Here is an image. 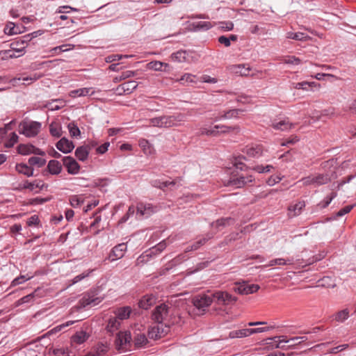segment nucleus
I'll list each match as a JSON object with an SVG mask.
<instances>
[{
  "mask_svg": "<svg viewBox=\"0 0 356 356\" xmlns=\"http://www.w3.org/2000/svg\"><path fill=\"white\" fill-rule=\"evenodd\" d=\"M245 159V158L243 156L234 158L233 161L234 169L231 170L229 177L225 182L227 186L242 188L248 183L253 181V176L244 172L248 168L247 165L243 162V160Z\"/></svg>",
  "mask_w": 356,
  "mask_h": 356,
  "instance_id": "1",
  "label": "nucleus"
},
{
  "mask_svg": "<svg viewBox=\"0 0 356 356\" xmlns=\"http://www.w3.org/2000/svg\"><path fill=\"white\" fill-rule=\"evenodd\" d=\"M185 119L186 115L184 113H178L172 115H163L153 118L149 120V122L154 127L169 128L179 125Z\"/></svg>",
  "mask_w": 356,
  "mask_h": 356,
  "instance_id": "2",
  "label": "nucleus"
},
{
  "mask_svg": "<svg viewBox=\"0 0 356 356\" xmlns=\"http://www.w3.org/2000/svg\"><path fill=\"white\" fill-rule=\"evenodd\" d=\"M42 124L36 121L23 122L20 124L21 133L26 137H34L40 131Z\"/></svg>",
  "mask_w": 356,
  "mask_h": 356,
  "instance_id": "3",
  "label": "nucleus"
},
{
  "mask_svg": "<svg viewBox=\"0 0 356 356\" xmlns=\"http://www.w3.org/2000/svg\"><path fill=\"white\" fill-rule=\"evenodd\" d=\"M213 300L212 294H199L193 298V303L195 308L200 312H204L205 309L211 305Z\"/></svg>",
  "mask_w": 356,
  "mask_h": 356,
  "instance_id": "4",
  "label": "nucleus"
},
{
  "mask_svg": "<svg viewBox=\"0 0 356 356\" xmlns=\"http://www.w3.org/2000/svg\"><path fill=\"white\" fill-rule=\"evenodd\" d=\"M170 309V307L164 303L156 306L152 312V320L157 323L165 321L169 316Z\"/></svg>",
  "mask_w": 356,
  "mask_h": 356,
  "instance_id": "5",
  "label": "nucleus"
},
{
  "mask_svg": "<svg viewBox=\"0 0 356 356\" xmlns=\"http://www.w3.org/2000/svg\"><path fill=\"white\" fill-rule=\"evenodd\" d=\"M102 300V298L97 296L95 291H90L83 294L79 300V304L82 307H93Z\"/></svg>",
  "mask_w": 356,
  "mask_h": 356,
  "instance_id": "6",
  "label": "nucleus"
},
{
  "mask_svg": "<svg viewBox=\"0 0 356 356\" xmlns=\"http://www.w3.org/2000/svg\"><path fill=\"white\" fill-rule=\"evenodd\" d=\"M212 296L218 305H227L234 303L237 300L236 297L232 296L229 293L220 291L212 293Z\"/></svg>",
  "mask_w": 356,
  "mask_h": 356,
  "instance_id": "7",
  "label": "nucleus"
},
{
  "mask_svg": "<svg viewBox=\"0 0 356 356\" xmlns=\"http://www.w3.org/2000/svg\"><path fill=\"white\" fill-rule=\"evenodd\" d=\"M270 126L275 130L286 131H289L294 127L288 118L273 119L270 120Z\"/></svg>",
  "mask_w": 356,
  "mask_h": 356,
  "instance_id": "8",
  "label": "nucleus"
},
{
  "mask_svg": "<svg viewBox=\"0 0 356 356\" xmlns=\"http://www.w3.org/2000/svg\"><path fill=\"white\" fill-rule=\"evenodd\" d=\"M127 250V246L126 243H122L118 244L112 248L106 259L111 262L120 259L124 257Z\"/></svg>",
  "mask_w": 356,
  "mask_h": 356,
  "instance_id": "9",
  "label": "nucleus"
},
{
  "mask_svg": "<svg viewBox=\"0 0 356 356\" xmlns=\"http://www.w3.org/2000/svg\"><path fill=\"white\" fill-rule=\"evenodd\" d=\"M62 161L67 171L70 175H76L80 170V165L76 161L72 156H63Z\"/></svg>",
  "mask_w": 356,
  "mask_h": 356,
  "instance_id": "10",
  "label": "nucleus"
},
{
  "mask_svg": "<svg viewBox=\"0 0 356 356\" xmlns=\"http://www.w3.org/2000/svg\"><path fill=\"white\" fill-rule=\"evenodd\" d=\"M131 340L130 332H119L115 339V346L118 350L124 348L127 344H129Z\"/></svg>",
  "mask_w": 356,
  "mask_h": 356,
  "instance_id": "11",
  "label": "nucleus"
},
{
  "mask_svg": "<svg viewBox=\"0 0 356 356\" xmlns=\"http://www.w3.org/2000/svg\"><path fill=\"white\" fill-rule=\"evenodd\" d=\"M56 148L64 154L71 152L74 148V145L72 141L69 140L66 138L63 137L60 138L56 144Z\"/></svg>",
  "mask_w": 356,
  "mask_h": 356,
  "instance_id": "12",
  "label": "nucleus"
},
{
  "mask_svg": "<svg viewBox=\"0 0 356 356\" xmlns=\"http://www.w3.org/2000/svg\"><path fill=\"white\" fill-rule=\"evenodd\" d=\"M26 28L22 24H15L13 22H9L4 27V33L6 35H13L23 33Z\"/></svg>",
  "mask_w": 356,
  "mask_h": 356,
  "instance_id": "13",
  "label": "nucleus"
},
{
  "mask_svg": "<svg viewBox=\"0 0 356 356\" xmlns=\"http://www.w3.org/2000/svg\"><path fill=\"white\" fill-rule=\"evenodd\" d=\"M45 184H44L43 181L36 179L31 182L29 181L28 180L24 181L22 185L21 186V188L23 189H29V191H33L35 188L42 190Z\"/></svg>",
  "mask_w": 356,
  "mask_h": 356,
  "instance_id": "14",
  "label": "nucleus"
},
{
  "mask_svg": "<svg viewBox=\"0 0 356 356\" xmlns=\"http://www.w3.org/2000/svg\"><path fill=\"white\" fill-rule=\"evenodd\" d=\"M137 214H140L141 216H149L154 212L153 206L151 204H145L140 202L137 204Z\"/></svg>",
  "mask_w": 356,
  "mask_h": 356,
  "instance_id": "15",
  "label": "nucleus"
},
{
  "mask_svg": "<svg viewBox=\"0 0 356 356\" xmlns=\"http://www.w3.org/2000/svg\"><path fill=\"white\" fill-rule=\"evenodd\" d=\"M250 158H259L263 155V149L261 146H247L244 151Z\"/></svg>",
  "mask_w": 356,
  "mask_h": 356,
  "instance_id": "16",
  "label": "nucleus"
},
{
  "mask_svg": "<svg viewBox=\"0 0 356 356\" xmlns=\"http://www.w3.org/2000/svg\"><path fill=\"white\" fill-rule=\"evenodd\" d=\"M234 222L235 220L234 218L231 217H225L218 219L215 222H212L211 223V226L220 229L222 227H225L227 226L233 225Z\"/></svg>",
  "mask_w": 356,
  "mask_h": 356,
  "instance_id": "17",
  "label": "nucleus"
},
{
  "mask_svg": "<svg viewBox=\"0 0 356 356\" xmlns=\"http://www.w3.org/2000/svg\"><path fill=\"white\" fill-rule=\"evenodd\" d=\"M178 179H179V178H177L171 181H162L160 179H154V180H152L150 184L153 187L165 191V188L167 187L174 186L177 184Z\"/></svg>",
  "mask_w": 356,
  "mask_h": 356,
  "instance_id": "18",
  "label": "nucleus"
},
{
  "mask_svg": "<svg viewBox=\"0 0 356 356\" xmlns=\"http://www.w3.org/2000/svg\"><path fill=\"white\" fill-rule=\"evenodd\" d=\"M48 172L52 175H57L62 171V165L57 160H50L47 166Z\"/></svg>",
  "mask_w": 356,
  "mask_h": 356,
  "instance_id": "19",
  "label": "nucleus"
},
{
  "mask_svg": "<svg viewBox=\"0 0 356 356\" xmlns=\"http://www.w3.org/2000/svg\"><path fill=\"white\" fill-rule=\"evenodd\" d=\"M156 302V298L153 295L144 296L138 302L140 308L148 309Z\"/></svg>",
  "mask_w": 356,
  "mask_h": 356,
  "instance_id": "20",
  "label": "nucleus"
},
{
  "mask_svg": "<svg viewBox=\"0 0 356 356\" xmlns=\"http://www.w3.org/2000/svg\"><path fill=\"white\" fill-rule=\"evenodd\" d=\"M90 147L88 146H80L75 150L76 157L81 161H85L89 154Z\"/></svg>",
  "mask_w": 356,
  "mask_h": 356,
  "instance_id": "21",
  "label": "nucleus"
},
{
  "mask_svg": "<svg viewBox=\"0 0 356 356\" xmlns=\"http://www.w3.org/2000/svg\"><path fill=\"white\" fill-rule=\"evenodd\" d=\"M94 94V91L91 88H82L76 90H72L70 92V96L72 97H85L88 95H92Z\"/></svg>",
  "mask_w": 356,
  "mask_h": 356,
  "instance_id": "22",
  "label": "nucleus"
},
{
  "mask_svg": "<svg viewBox=\"0 0 356 356\" xmlns=\"http://www.w3.org/2000/svg\"><path fill=\"white\" fill-rule=\"evenodd\" d=\"M15 169L19 173L24 175L28 177L33 176L34 169L25 163H17L15 165Z\"/></svg>",
  "mask_w": 356,
  "mask_h": 356,
  "instance_id": "23",
  "label": "nucleus"
},
{
  "mask_svg": "<svg viewBox=\"0 0 356 356\" xmlns=\"http://www.w3.org/2000/svg\"><path fill=\"white\" fill-rule=\"evenodd\" d=\"M191 29L194 31H207L212 27L211 22L199 21L191 24Z\"/></svg>",
  "mask_w": 356,
  "mask_h": 356,
  "instance_id": "24",
  "label": "nucleus"
},
{
  "mask_svg": "<svg viewBox=\"0 0 356 356\" xmlns=\"http://www.w3.org/2000/svg\"><path fill=\"white\" fill-rule=\"evenodd\" d=\"M131 312L130 307H120L115 311V317L119 320H125L129 318Z\"/></svg>",
  "mask_w": 356,
  "mask_h": 356,
  "instance_id": "25",
  "label": "nucleus"
},
{
  "mask_svg": "<svg viewBox=\"0 0 356 356\" xmlns=\"http://www.w3.org/2000/svg\"><path fill=\"white\" fill-rule=\"evenodd\" d=\"M252 335L250 328L233 330L229 332V337L230 339L243 338Z\"/></svg>",
  "mask_w": 356,
  "mask_h": 356,
  "instance_id": "26",
  "label": "nucleus"
},
{
  "mask_svg": "<svg viewBox=\"0 0 356 356\" xmlns=\"http://www.w3.org/2000/svg\"><path fill=\"white\" fill-rule=\"evenodd\" d=\"M134 341L137 348H143L148 343L146 335L143 333H138L134 336Z\"/></svg>",
  "mask_w": 356,
  "mask_h": 356,
  "instance_id": "27",
  "label": "nucleus"
},
{
  "mask_svg": "<svg viewBox=\"0 0 356 356\" xmlns=\"http://www.w3.org/2000/svg\"><path fill=\"white\" fill-rule=\"evenodd\" d=\"M293 85L294 88L298 90L301 89L303 90H309V88H312L313 87L316 86H318V88L320 87V84L314 81H302L293 83Z\"/></svg>",
  "mask_w": 356,
  "mask_h": 356,
  "instance_id": "28",
  "label": "nucleus"
},
{
  "mask_svg": "<svg viewBox=\"0 0 356 356\" xmlns=\"http://www.w3.org/2000/svg\"><path fill=\"white\" fill-rule=\"evenodd\" d=\"M314 177V186H318L325 184L331 181V177L328 173L318 174Z\"/></svg>",
  "mask_w": 356,
  "mask_h": 356,
  "instance_id": "29",
  "label": "nucleus"
},
{
  "mask_svg": "<svg viewBox=\"0 0 356 356\" xmlns=\"http://www.w3.org/2000/svg\"><path fill=\"white\" fill-rule=\"evenodd\" d=\"M286 38L297 41H307L310 38V37L308 35L302 32H288L286 33Z\"/></svg>",
  "mask_w": 356,
  "mask_h": 356,
  "instance_id": "30",
  "label": "nucleus"
},
{
  "mask_svg": "<svg viewBox=\"0 0 356 356\" xmlns=\"http://www.w3.org/2000/svg\"><path fill=\"white\" fill-rule=\"evenodd\" d=\"M120 325V320L116 317H111L108 321L106 330L108 332L113 333L118 330Z\"/></svg>",
  "mask_w": 356,
  "mask_h": 356,
  "instance_id": "31",
  "label": "nucleus"
},
{
  "mask_svg": "<svg viewBox=\"0 0 356 356\" xmlns=\"http://www.w3.org/2000/svg\"><path fill=\"white\" fill-rule=\"evenodd\" d=\"M89 337V335L86 331L81 330L76 332L72 337V341L78 344H81L85 342Z\"/></svg>",
  "mask_w": 356,
  "mask_h": 356,
  "instance_id": "32",
  "label": "nucleus"
},
{
  "mask_svg": "<svg viewBox=\"0 0 356 356\" xmlns=\"http://www.w3.org/2000/svg\"><path fill=\"white\" fill-rule=\"evenodd\" d=\"M167 246L166 242L165 240L159 243L155 246L152 247L149 249V252L147 254V256H152V254L156 255L161 253L164 249H165Z\"/></svg>",
  "mask_w": 356,
  "mask_h": 356,
  "instance_id": "33",
  "label": "nucleus"
},
{
  "mask_svg": "<svg viewBox=\"0 0 356 356\" xmlns=\"http://www.w3.org/2000/svg\"><path fill=\"white\" fill-rule=\"evenodd\" d=\"M49 132L51 135L54 137H60L62 135L61 126L57 122H51L49 125Z\"/></svg>",
  "mask_w": 356,
  "mask_h": 356,
  "instance_id": "34",
  "label": "nucleus"
},
{
  "mask_svg": "<svg viewBox=\"0 0 356 356\" xmlns=\"http://www.w3.org/2000/svg\"><path fill=\"white\" fill-rule=\"evenodd\" d=\"M284 336H276L274 337L268 338L266 344L271 345L275 348H284V346L281 345L282 341L280 338H284Z\"/></svg>",
  "mask_w": 356,
  "mask_h": 356,
  "instance_id": "35",
  "label": "nucleus"
},
{
  "mask_svg": "<svg viewBox=\"0 0 356 356\" xmlns=\"http://www.w3.org/2000/svg\"><path fill=\"white\" fill-rule=\"evenodd\" d=\"M188 53L184 50L177 51L171 55V58L173 60L179 63L185 62L187 60L186 56Z\"/></svg>",
  "mask_w": 356,
  "mask_h": 356,
  "instance_id": "36",
  "label": "nucleus"
},
{
  "mask_svg": "<svg viewBox=\"0 0 356 356\" xmlns=\"http://www.w3.org/2000/svg\"><path fill=\"white\" fill-rule=\"evenodd\" d=\"M234 71L236 74H238L241 76H248L250 74V68L249 66L245 65H237L233 67Z\"/></svg>",
  "mask_w": 356,
  "mask_h": 356,
  "instance_id": "37",
  "label": "nucleus"
},
{
  "mask_svg": "<svg viewBox=\"0 0 356 356\" xmlns=\"http://www.w3.org/2000/svg\"><path fill=\"white\" fill-rule=\"evenodd\" d=\"M293 264V259H284L283 258H277L272 259L269 261L268 266H273L276 265H289Z\"/></svg>",
  "mask_w": 356,
  "mask_h": 356,
  "instance_id": "38",
  "label": "nucleus"
},
{
  "mask_svg": "<svg viewBox=\"0 0 356 356\" xmlns=\"http://www.w3.org/2000/svg\"><path fill=\"white\" fill-rule=\"evenodd\" d=\"M28 163L31 166L41 168L45 165L46 159L38 156H31L29 159Z\"/></svg>",
  "mask_w": 356,
  "mask_h": 356,
  "instance_id": "39",
  "label": "nucleus"
},
{
  "mask_svg": "<svg viewBox=\"0 0 356 356\" xmlns=\"http://www.w3.org/2000/svg\"><path fill=\"white\" fill-rule=\"evenodd\" d=\"M33 145L20 144L17 146V152L22 155H29L32 154Z\"/></svg>",
  "mask_w": 356,
  "mask_h": 356,
  "instance_id": "40",
  "label": "nucleus"
},
{
  "mask_svg": "<svg viewBox=\"0 0 356 356\" xmlns=\"http://www.w3.org/2000/svg\"><path fill=\"white\" fill-rule=\"evenodd\" d=\"M40 77V74L35 73L30 76H22V77L15 78L12 80V81L13 83H17V81H30V83H32L39 79Z\"/></svg>",
  "mask_w": 356,
  "mask_h": 356,
  "instance_id": "41",
  "label": "nucleus"
},
{
  "mask_svg": "<svg viewBox=\"0 0 356 356\" xmlns=\"http://www.w3.org/2000/svg\"><path fill=\"white\" fill-rule=\"evenodd\" d=\"M163 66L167 67L168 64L157 60L149 62L147 64L148 69L154 70L155 71H163L162 67Z\"/></svg>",
  "mask_w": 356,
  "mask_h": 356,
  "instance_id": "42",
  "label": "nucleus"
},
{
  "mask_svg": "<svg viewBox=\"0 0 356 356\" xmlns=\"http://www.w3.org/2000/svg\"><path fill=\"white\" fill-rule=\"evenodd\" d=\"M349 317V311L348 309H344L341 311L338 312L335 316L334 319L338 322H343Z\"/></svg>",
  "mask_w": 356,
  "mask_h": 356,
  "instance_id": "43",
  "label": "nucleus"
},
{
  "mask_svg": "<svg viewBox=\"0 0 356 356\" xmlns=\"http://www.w3.org/2000/svg\"><path fill=\"white\" fill-rule=\"evenodd\" d=\"M10 49L15 50L17 53L22 56L25 53L26 45H22L20 42L17 40L10 44Z\"/></svg>",
  "mask_w": 356,
  "mask_h": 356,
  "instance_id": "44",
  "label": "nucleus"
},
{
  "mask_svg": "<svg viewBox=\"0 0 356 356\" xmlns=\"http://www.w3.org/2000/svg\"><path fill=\"white\" fill-rule=\"evenodd\" d=\"M242 112V110L240 109H232L227 112H225L222 116L219 118V120L221 119H231L232 118H236L238 115Z\"/></svg>",
  "mask_w": 356,
  "mask_h": 356,
  "instance_id": "45",
  "label": "nucleus"
},
{
  "mask_svg": "<svg viewBox=\"0 0 356 356\" xmlns=\"http://www.w3.org/2000/svg\"><path fill=\"white\" fill-rule=\"evenodd\" d=\"M67 128L72 137H77L80 136V129L74 122H70L67 125Z\"/></svg>",
  "mask_w": 356,
  "mask_h": 356,
  "instance_id": "46",
  "label": "nucleus"
},
{
  "mask_svg": "<svg viewBox=\"0 0 356 356\" xmlns=\"http://www.w3.org/2000/svg\"><path fill=\"white\" fill-rule=\"evenodd\" d=\"M156 327H157L156 332L159 333L161 337L167 334L170 330V327L166 323H163V322L157 323Z\"/></svg>",
  "mask_w": 356,
  "mask_h": 356,
  "instance_id": "47",
  "label": "nucleus"
},
{
  "mask_svg": "<svg viewBox=\"0 0 356 356\" xmlns=\"http://www.w3.org/2000/svg\"><path fill=\"white\" fill-rule=\"evenodd\" d=\"M124 88H125L126 94L131 93L136 89L138 83L135 81H129L123 83Z\"/></svg>",
  "mask_w": 356,
  "mask_h": 356,
  "instance_id": "48",
  "label": "nucleus"
},
{
  "mask_svg": "<svg viewBox=\"0 0 356 356\" xmlns=\"http://www.w3.org/2000/svg\"><path fill=\"white\" fill-rule=\"evenodd\" d=\"M33 277V276H29L27 275H19V277L15 278L12 282L11 286H15L17 285L21 284L24 282H25L27 280H31Z\"/></svg>",
  "mask_w": 356,
  "mask_h": 356,
  "instance_id": "49",
  "label": "nucleus"
},
{
  "mask_svg": "<svg viewBox=\"0 0 356 356\" xmlns=\"http://www.w3.org/2000/svg\"><path fill=\"white\" fill-rule=\"evenodd\" d=\"M204 245V241L199 239L198 241L193 243L192 245L186 247L185 250V252H188L191 251H194L198 250L201 246Z\"/></svg>",
  "mask_w": 356,
  "mask_h": 356,
  "instance_id": "50",
  "label": "nucleus"
},
{
  "mask_svg": "<svg viewBox=\"0 0 356 356\" xmlns=\"http://www.w3.org/2000/svg\"><path fill=\"white\" fill-rule=\"evenodd\" d=\"M132 56H133L132 55L112 54V55L108 56L106 58V61L107 63H113L115 61L120 60L122 58H130Z\"/></svg>",
  "mask_w": 356,
  "mask_h": 356,
  "instance_id": "51",
  "label": "nucleus"
},
{
  "mask_svg": "<svg viewBox=\"0 0 356 356\" xmlns=\"http://www.w3.org/2000/svg\"><path fill=\"white\" fill-rule=\"evenodd\" d=\"M1 54H3V57L6 58H14L21 56L19 54L17 53L13 49L5 50L3 51L0 52V55Z\"/></svg>",
  "mask_w": 356,
  "mask_h": 356,
  "instance_id": "52",
  "label": "nucleus"
},
{
  "mask_svg": "<svg viewBox=\"0 0 356 356\" xmlns=\"http://www.w3.org/2000/svg\"><path fill=\"white\" fill-rule=\"evenodd\" d=\"M216 128L218 129L219 134H226L232 131L238 130V127H229L226 125H216Z\"/></svg>",
  "mask_w": 356,
  "mask_h": 356,
  "instance_id": "53",
  "label": "nucleus"
},
{
  "mask_svg": "<svg viewBox=\"0 0 356 356\" xmlns=\"http://www.w3.org/2000/svg\"><path fill=\"white\" fill-rule=\"evenodd\" d=\"M337 196L336 193H331L329 195H327L323 201L321 203L322 208H326Z\"/></svg>",
  "mask_w": 356,
  "mask_h": 356,
  "instance_id": "54",
  "label": "nucleus"
},
{
  "mask_svg": "<svg viewBox=\"0 0 356 356\" xmlns=\"http://www.w3.org/2000/svg\"><path fill=\"white\" fill-rule=\"evenodd\" d=\"M108 350V347L107 345L104 343H99L96 347V352L93 353L97 356H100L104 353H106Z\"/></svg>",
  "mask_w": 356,
  "mask_h": 356,
  "instance_id": "55",
  "label": "nucleus"
},
{
  "mask_svg": "<svg viewBox=\"0 0 356 356\" xmlns=\"http://www.w3.org/2000/svg\"><path fill=\"white\" fill-rule=\"evenodd\" d=\"M136 74V72L131 71V70H127V71L123 72L119 77H116L115 80L116 81L124 80L127 78L134 76Z\"/></svg>",
  "mask_w": 356,
  "mask_h": 356,
  "instance_id": "56",
  "label": "nucleus"
},
{
  "mask_svg": "<svg viewBox=\"0 0 356 356\" xmlns=\"http://www.w3.org/2000/svg\"><path fill=\"white\" fill-rule=\"evenodd\" d=\"M59 102V99L52 100L47 104L46 107L51 111H58L63 106L62 105L58 104Z\"/></svg>",
  "mask_w": 356,
  "mask_h": 356,
  "instance_id": "57",
  "label": "nucleus"
},
{
  "mask_svg": "<svg viewBox=\"0 0 356 356\" xmlns=\"http://www.w3.org/2000/svg\"><path fill=\"white\" fill-rule=\"evenodd\" d=\"M135 212V207L134 206H130L128 209L127 212L122 217L120 220V223H124L128 220L130 216H133Z\"/></svg>",
  "mask_w": 356,
  "mask_h": 356,
  "instance_id": "58",
  "label": "nucleus"
},
{
  "mask_svg": "<svg viewBox=\"0 0 356 356\" xmlns=\"http://www.w3.org/2000/svg\"><path fill=\"white\" fill-rule=\"evenodd\" d=\"M156 331H157V327H156V325L149 328L148 330V337L149 339H154V340L161 338L159 333H157Z\"/></svg>",
  "mask_w": 356,
  "mask_h": 356,
  "instance_id": "59",
  "label": "nucleus"
},
{
  "mask_svg": "<svg viewBox=\"0 0 356 356\" xmlns=\"http://www.w3.org/2000/svg\"><path fill=\"white\" fill-rule=\"evenodd\" d=\"M70 202L72 207L77 208L83 204V200L77 195H73L70 197Z\"/></svg>",
  "mask_w": 356,
  "mask_h": 356,
  "instance_id": "60",
  "label": "nucleus"
},
{
  "mask_svg": "<svg viewBox=\"0 0 356 356\" xmlns=\"http://www.w3.org/2000/svg\"><path fill=\"white\" fill-rule=\"evenodd\" d=\"M275 328L274 325L267 326V327H257V328H250L251 334H256V333H261L264 332H268L270 330H272Z\"/></svg>",
  "mask_w": 356,
  "mask_h": 356,
  "instance_id": "61",
  "label": "nucleus"
},
{
  "mask_svg": "<svg viewBox=\"0 0 356 356\" xmlns=\"http://www.w3.org/2000/svg\"><path fill=\"white\" fill-rule=\"evenodd\" d=\"M18 140V136L13 132L10 134L9 140L6 143V147L8 148L12 147Z\"/></svg>",
  "mask_w": 356,
  "mask_h": 356,
  "instance_id": "62",
  "label": "nucleus"
},
{
  "mask_svg": "<svg viewBox=\"0 0 356 356\" xmlns=\"http://www.w3.org/2000/svg\"><path fill=\"white\" fill-rule=\"evenodd\" d=\"M284 63L286 64L297 65H299L301 63V60L298 57L291 56H288L286 58H285Z\"/></svg>",
  "mask_w": 356,
  "mask_h": 356,
  "instance_id": "63",
  "label": "nucleus"
},
{
  "mask_svg": "<svg viewBox=\"0 0 356 356\" xmlns=\"http://www.w3.org/2000/svg\"><path fill=\"white\" fill-rule=\"evenodd\" d=\"M355 205H348L344 207L343 208L341 209L336 214L337 217H341L344 216L346 213H348L353 208Z\"/></svg>",
  "mask_w": 356,
  "mask_h": 356,
  "instance_id": "64",
  "label": "nucleus"
}]
</instances>
